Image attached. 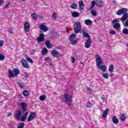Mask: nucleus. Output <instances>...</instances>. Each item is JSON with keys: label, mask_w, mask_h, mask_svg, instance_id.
Instances as JSON below:
<instances>
[{"label": "nucleus", "mask_w": 128, "mask_h": 128, "mask_svg": "<svg viewBox=\"0 0 128 128\" xmlns=\"http://www.w3.org/2000/svg\"><path fill=\"white\" fill-rule=\"evenodd\" d=\"M114 76V74H110L111 78H112V76Z\"/></svg>", "instance_id": "052dcab7"}, {"label": "nucleus", "mask_w": 128, "mask_h": 128, "mask_svg": "<svg viewBox=\"0 0 128 128\" xmlns=\"http://www.w3.org/2000/svg\"><path fill=\"white\" fill-rule=\"evenodd\" d=\"M10 2H8L4 7V8H10Z\"/></svg>", "instance_id": "de8ad7c7"}, {"label": "nucleus", "mask_w": 128, "mask_h": 128, "mask_svg": "<svg viewBox=\"0 0 128 128\" xmlns=\"http://www.w3.org/2000/svg\"><path fill=\"white\" fill-rule=\"evenodd\" d=\"M22 2H24L26 0H21Z\"/></svg>", "instance_id": "0e129e2a"}, {"label": "nucleus", "mask_w": 128, "mask_h": 128, "mask_svg": "<svg viewBox=\"0 0 128 128\" xmlns=\"http://www.w3.org/2000/svg\"><path fill=\"white\" fill-rule=\"evenodd\" d=\"M124 26L126 28H128V20L126 22V23L124 24Z\"/></svg>", "instance_id": "3c124183"}, {"label": "nucleus", "mask_w": 128, "mask_h": 128, "mask_svg": "<svg viewBox=\"0 0 128 128\" xmlns=\"http://www.w3.org/2000/svg\"><path fill=\"white\" fill-rule=\"evenodd\" d=\"M31 16L32 17L33 20H36L38 18V14H36V13H32L31 14Z\"/></svg>", "instance_id": "cd10ccee"}, {"label": "nucleus", "mask_w": 128, "mask_h": 128, "mask_svg": "<svg viewBox=\"0 0 128 128\" xmlns=\"http://www.w3.org/2000/svg\"><path fill=\"white\" fill-rule=\"evenodd\" d=\"M40 32H41V31H40Z\"/></svg>", "instance_id": "69168bd1"}, {"label": "nucleus", "mask_w": 128, "mask_h": 128, "mask_svg": "<svg viewBox=\"0 0 128 128\" xmlns=\"http://www.w3.org/2000/svg\"><path fill=\"white\" fill-rule=\"evenodd\" d=\"M116 22H120V20H116Z\"/></svg>", "instance_id": "e2e57ef3"}, {"label": "nucleus", "mask_w": 128, "mask_h": 128, "mask_svg": "<svg viewBox=\"0 0 128 128\" xmlns=\"http://www.w3.org/2000/svg\"><path fill=\"white\" fill-rule=\"evenodd\" d=\"M120 120H121L122 122H124L126 120V117L124 116V114H122L120 116Z\"/></svg>", "instance_id": "c756f323"}, {"label": "nucleus", "mask_w": 128, "mask_h": 128, "mask_svg": "<svg viewBox=\"0 0 128 128\" xmlns=\"http://www.w3.org/2000/svg\"><path fill=\"white\" fill-rule=\"evenodd\" d=\"M110 34H112L114 36V34H116V31L114 30H111L110 32Z\"/></svg>", "instance_id": "49530a36"}, {"label": "nucleus", "mask_w": 128, "mask_h": 128, "mask_svg": "<svg viewBox=\"0 0 128 128\" xmlns=\"http://www.w3.org/2000/svg\"><path fill=\"white\" fill-rule=\"evenodd\" d=\"M80 33L82 32V34H83V36H84V38H90V34H88V33L82 30L80 32Z\"/></svg>", "instance_id": "a211bd4d"}, {"label": "nucleus", "mask_w": 128, "mask_h": 128, "mask_svg": "<svg viewBox=\"0 0 128 128\" xmlns=\"http://www.w3.org/2000/svg\"><path fill=\"white\" fill-rule=\"evenodd\" d=\"M72 16L73 18H78L80 16V14L78 12H72Z\"/></svg>", "instance_id": "bb28decb"}, {"label": "nucleus", "mask_w": 128, "mask_h": 128, "mask_svg": "<svg viewBox=\"0 0 128 128\" xmlns=\"http://www.w3.org/2000/svg\"><path fill=\"white\" fill-rule=\"evenodd\" d=\"M62 98H64L62 100V102H65V104H68V102H72V96L69 94H64L62 95Z\"/></svg>", "instance_id": "39448f33"}, {"label": "nucleus", "mask_w": 128, "mask_h": 128, "mask_svg": "<svg viewBox=\"0 0 128 128\" xmlns=\"http://www.w3.org/2000/svg\"><path fill=\"white\" fill-rule=\"evenodd\" d=\"M21 64L24 68H30V65H28V61L25 59H22L21 60Z\"/></svg>", "instance_id": "0eeeda50"}, {"label": "nucleus", "mask_w": 128, "mask_h": 128, "mask_svg": "<svg viewBox=\"0 0 128 128\" xmlns=\"http://www.w3.org/2000/svg\"><path fill=\"white\" fill-rule=\"evenodd\" d=\"M114 68V65L110 64L109 66V69H108V70H109L110 72H113Z\"/></svg>", "instance_id": "2f4dec72"}, {"label": "nucleus", "mask_w": 128, "mask_h": 128, "mask_svg": "<svg viewBox=\"0 0 128 128\" xmlns=\"http://www.w3.org/2000/svg\"><path fill=\"white\" fill-rule=\"evenodd\" d=\"M12 116L11 113H8V114L7 115V116Z\"/></svg>", "instance_id": "bf43d9fd"}, {"label": "nucleus", "mask_w": 128, "mask_h": 128, "mask_svg": "<svg viewBox=\"0 0 128 128\" xmlns=\"http://www.w3.org/2000/svg\"><path fill=\"white\" fill-rule=\"evenodd\" d=\"M32 52H36V50H32Z\"/></svg>", "instance_id": "680f3d73"}, {"label": "nucleus", "mask_w": 128, "mask_h": 128, "mask_svg": "<svg viewBox=\"0 0 128 128\" xmlns=\"http://www.w3.org/2000/svg\"><path fill=\"white\" fill-rule=\"evenodd\" d=\"M23 76H24V78H28V75L26 74V72H24V74H23Z\"/></svg>", "instance_id": "864d4df0"}, {"label": "nucleus", "mask_w": 128, "mask_h": 128, "mask_svg": "<svg viewBox=\"0 0 128 128\" xmlns=\"http://www.w3.org/2000/svg\"><path fill=\"white\" fill-rule=\"evenodd\" d=\"M51 54L54 56V58H60V56H60V54L56 50H52L51 52Z\"/></svg>", "instance_id": "f8f14e48"}, {"label": "nucleus", "mask_w": 128, "mask_h": 128, "mask_svg": "<svg viewBox=\"0 0 128 128\" xmlns=\"http://www.w3.org/2000/svg\"><path fill=\"white\" fill-rule=\"evenodd\" d=\"M36 113L34 112H30L27 118L28 122H32V120H34L36 118Z\"/></svg>", "instance_id": "423d86ee"}, {"label": "nucleus", "mask_w": 128, "mask_h": 128, "mask_svg": "<svg viewBox=\"0 0 128 128\" xmlns=\"http://www.w3.org/2000/svg\"><path fill=\"white\" fill-rule=\"evenodd\" d=\"M112 120L114 124H116L118 122V119L116 118V116H114L112 118Z\"/></svg>", "instance_id": "5701e85b"}, {"label": "nucleus", "mask_w": 128, "mask_h": 128, "mask_svg": "<svg viewBox=\"0 0 128 128\" xmlns=\"http://www.w3.org/2000/svg\"><path fill=\"white\" fill-rule=\"evenodd\" d=\"M106 98H108V96L102 95L101 100H106Z\"/></svg>", "instance_id": "c03bdc74"}, {"label": "nucleus", "mask_w": 128, "mask_h": 128, "mask_svg": "<svg viewBox=\"0 0 128 128\" xmlns=\"http://www.w3.org/2000/svg\"><path fill=\"white\" fill-rule=\"evenodd\" d=\"M70 8H72V10H76V8H78V6L76 4H73L70 6Z\"/></svg>", "instance_id": "a19ab883"}, {"label": "nucleus", "mask_w": 128, "mask_h": 128, "mask_svg": "<svg viewBox=\"0 0 128 128\" xmlns=\"http://www.w3.org/2000/svg\"><path fill=\"white\" fill-rule=\"evenodd\" d=\"M28 94H30V92H28V90H24L23 92V95L24 96H28Z\"/></svg>", "instance_id": "e433bc0d"}, {"label": "nucleus", "mask_w": 128, "mask_h": 128, "mask_svg": "<svg viewBox=\"0 0 128 128\" xmlns=\"http://www.w3.org/2000/svg\"><path fill=\"white\" fill-rule=\"evenodd\" d=\"M26 104L24 102H22L21 103V108L23 112H26Z\"/></svg>", "instance_id": "f3484780"}, {"label": "nucleus", "mask_w": 128, "mask_h": 128, "mask_svg": "<svg viewBox=\"0 0 128 128\" xmlns=\"http://www.w3.org/2000/svg\"><path fill=\"white\" fill-rule=\"evenodd\" d=\"M46 46L48 48H52V46L50 45V40H47L46 42Z\"/></svg>", "instance_id": "4be33fe9"}, {"label": "nucleus", "mask_w": 128, "mask_h": 128, "mask_svg": "<svg viewBox=\"0 0 128 128\" xmlns=\"http://www.w3.org/2000/svg\"><path fill=\"white\" fill-rule=\"evenodd\" d=\"M84 22L86 26H90L91 24H92V21H91L90 19L85 20Z\"/></svg>", "instance_id": "412c9836"}, {"label": "nucleus", "mask_w": 128, "mask_h": 128, "mask_svg": "<svg viewBox=\"0 0 128 128\" xmlns=\"http://www.w3.org/2000/svg\"><path fill=\"white\" fill-rule=\"evenodd\" d=\"M71 60H72V64H74V62H76V59L74 57H71Z\"/></svg>", "instance_id": "603ef678"}, {"label": "nucleus", "mask_w": 128, "mask_h": 128, "mask_svg": "<svg viewBox=\"0 0 128 128\" xmlns=\"http://www.w3.org/2000/svg\"><path fill=\"white\" fill-rule=\"evenodd\" d=\"M9 78H14V74L12 73V71L10 69L8 70V75Z\"/></svg>", "instance_id": "a878e982"}, {"label": "nucleus", "mask_w": 128, "mask_h": 128, "mask_svg": "<svg viewBox=\"0 0 128 128\" xmlns=\"http://www.w3.org/2000/svg\"><path fill=\"white\" fill-rule=\"evenodd\" d=\"M86 108H90L92 106V104L90 102H88L86 104Z\"/></svg>", "instance_id": "ea45409f"}, {"label": "nucleus", "mask_w": 128, "mask_h": 128, "mask_svg": "<svg viewBox=\"0 0 128 128\" xmlns=\"http://www.w3.org/2000/svg\"><path fill=\"white\" fill-rule=\"evenodd\" d=\"M30 24H28V22H25V23L24 24V30L25 32H30Z\"/></svg>", "instance_id": "2eb2a0df"}, {"label": "nucleus", "mask_w": 128, "mask_h": 128, "mask_svg": "<svg viewBox=\"0 0 128 128\" xmlns=\"http://www.w3.org/2000/svg\"><path fill=\"white\" fill-rule=\"evenodd\" d=\"M4 0H0V6H2V4H4Z\"/></svg>", "instance_id": "5fc2aeb1"}, {"label": "nucleus", "mask_w": 128, "mask_h": 128, "mask_svg": "<svg viewBox=\"0 0 128 128\" xmlns=\"http://www.w3.org/2000/svg\"><path fill=\"white\" fill-rule=\"evenodd\" d=\"M100 74H102L104 78H106V80H108V74L103 72V73H100Z\"/></svg>", "instance_id": "7c9ffc66"}, {"label": "nucleus", "mask_w": 128, "mask_h": 128, "mask_svg": "<svg viewBox=\"0 0 128 128\" xmlns=\"http://www.w3.org/2000/svg\"><path fill=\"white\" fill-rule=\"evenodd\" d=\"M91 4L90 7L88 8V10H90L91 14L94 16H96L98 14H96V11L94 9V6H96V1H92L91 2Z\"/></svg>", "instance_id": "20e7f679"}, {"label": "nucleus", "mask_w": 128, "mask_h": 128, "mask_svg": "<svg viewBox=\"0 0 128 128\" xmlns=\"http://www.w3.org/2000/svg\"><path fill=\"white\" fill-rule=\"evenodd\" d=\"M122 32L124 34H128V29L126 28H124L122 30Z\"/></svg>", "instance_id": "58836bf2"}, {"label": "nucleus", "mask_w": 128, "mask_h": 128, "mask_svg": "<svg viewBox=\"0 0 128 128\" xmlns=\"http://www.w3.org/2000/svg\"><path fill=\"white\" fill-rule=\"evenodd\" d=\"M79 8L81 10H84V2L82 0L79 2Z\"/></svg>", "instance_id": "b1692460"}, {"label": "nucleus", "mask_w": 128, "mask_h": 128, "mask_svg": "<svg viewBox=\"0 0 128 128\" xmlns=\"http://www.w3.org/2000/svg\"><path fill=\"white\" fill-rule=\"evenodd\" d=\"M48 49H46V48L44 47L42 50V54H43V56H46V54H48Z\"/></svg>", "instance_id": "c85d7f7f"}, {"label": "nucleus", "mask_w": 128, "mask_h": 128, "mask_svg": "<svg viewBox=\"0 0 128 128\" xmlns=\"http://www.w3.org/2000/svg\"><path fill=\"white\" fill-rule=\"evenodd\" d=\"M82 29V24L80 22H76L74 24V30L75 34H78L80 32V30Z\"/></svg>", "instance_id": "7ed1b4c3"}, {"label": "nucleus", "mask_w": 128, "mask_h": 128, "mask_svg": "<svg viewBox=\"0 0 128 128\" xmlns=\"http://www.w3.org/2000/svg\"><path fill=\"white\" fill-rule=\"evenodd\" d=\"M37 41L38 42H44V34L42 33L40 34L39 36L37 38Z\"/></svg>", "instance_id": "1a4fd4ad"}, {"label": "nucleus", "mask_w": 128, "mask_h": 128, "mask_svg": "<svg viewBox=\"0 0 128 128\" xmlns=\"http://www.w3.org/2000/svg\"><path fill=\"white\" fill-rule=\"evenodd\" d=\"M87 90L88 92V94H92V88H88Z\"/></svg>", "instance_id": "a18cd8bd"}, {"label": "nucleus", "mask_w": 128, "mask_h": 128, "mask_svg": "<svg viewBox=\"0 0 128 128\" xmlns=\"http://www.w3.org/2000/svg\"><path fill=\"white\" fill-rule=\"evenodd\" d=\"M52 18L53 20H56V18H58V15L56 14V12H54L52 14Z\"/></svg>", "instance_id": "72a5a7b5"}, {"label": "nucleus", "mask_w": 128, "mask_h": 128, "mask_svg": "<svg viewBox=\"0 0 128 128\" xmlns=\"http://www.w3.org/2000/svg\"><path fill=\"white\" fill-rule=\"evenodd\" d=\"M18 84H19L20 88H24V84L22 82H18Z\"/></svg>", "instance_id": "f704fd0d"}, {"label": "nucleus", "mask_w": 128, "mask_h": 128, "mask_svg": "<svg viewBox=\"0 0 128 128\" xmlns=\"http://www.w3.org/2000/svg\"><path fill=\"white\" fill-rule=\"evenodd\" d=\"M4 42L2 40H0V46H4Z\"/></svg>", "instance_id": "8fccbe9b"}, {"label": "nucleus", "mask_w": 128, "mask_h": 128, "mask_svg": "<svg viewBox=\"0 0 128 128\" xmlns=\"http://www.w3.org/2000/svg\"><path fill=\"white\" fill-rule=\"evenodd\" d=\"M49 64L50 66H52V62H49Z\"/></svg>", "instance_id": "13d9d810"}, {"label": "nucleus", "mask_w": 128, "mask_h": 128, "mask_svg": "<svg viewBox=\"0 0 128 128\" xmlns=\"http://www.w3.org/2000/svg\"><path fill=\"white\" fill-rule=\"evenodd\" d=\"M40 30H42V32H48V26H46V25L42 24L40 25L39 26Z\"/></svg>", "instance_id": "dca6fc26"}, {"label": "nucleus", "mask_w": 128, "mask_h": 128, "mask_svg": "<svg viewBox=\"0 0 128 128\" xmlns=\"http://www.w3.org/2000/svg\"><path fill=\"white\" fill-rule=\"evenodd\" d=\"M8 32L10 34H14V32H12V30H8Z\"/></svg>", "instance_id": "4d7b16f0"}, {"label": "nucleus", "mask_w": 128, "mask_h": 128, "mask_svg": "<svg viewBox=\"0 0 128 128\" xmlns=\"http://www.w3.org/2000/svg\"><path fill=\"white\" fill-rule=\"evenodd\" d=\"M96 65L98 70H100L102 72H106V65H102L104 64L102 57H100V54H96Z\"/></svg>", "instance_id": "f257e3e1"}, {"label": "nucleus", "mask_w": 128, "mask_h": 128, "mask_svg": "<svg viewBox=\"0 0 128 128\" xmlns=\"http://www.w3.org/2000/svg\"><path fill=\"white\" fill-rule=\"evenodd\" d=\"M116 22H118L116 21V19H114V20H113V21L112 22V24H116Z\"/></svg>", "instance_id": "6e6d98bb"}, {"label": "nucleus", "mask_w": 128, "mask_h": 128, "mask_svg": "<svg viewBox=\"0 0 128 128\" xmlns=\"http://www.w3.org/2000/svg\"><path fill=\"white\" fill-rule=\"evenodd\" d=\"M56 48L57 50H62L64 48V47H62V46H56Z\"/></svg>", "instance_id": "09e8293b"}, {"label": "nucleus", "mask_w": 128, "mask_h": 128, "mask_svg": "<svg viewBox=\"0 0 128 128\" xmlns=\"http://www.w3.org/2000/svg\"><path fill=\"white\" fill-rule=\"evenodd\" d=\"M24 128V122H20L18 126V128Z\"/></svg>", "instance_id": "4c0bfd02"}, {"label": "nucleus", "mask_w": 128, "mask_h": 128, "mask_svg": "<svg viewBox=\"0 0 128 128\" xmlns=\"http://www.w3.org/2000/svg\"><path fill=\"white\" fill-rule=\"evenodd\" d=\"M4 58H6V56L0 54V60H4Z\"/></svg>", "instance_id": "79ce46f5"}, {"label": "nucleus", "mask_w": 128, "mask_h": 128, "mask_svg": "<svg viewBox=\"0 0 128 128\" xmlns=\"http://www.w3.org/2000/svg\"><path fill=\"white\" fill-rule=\"evenodd\" d=\"M74 38H76V34H72L70 36V40L71 42V44H76V42H78V41L76 40H74Z\"/></svg>", "instance_id": "9b49d317"}, {"label": "nucleus", "mask_w": 128, "mask_h": 128, "mask_svg": "<svg viewBox=\"0 0 128 128\" xmlns=\"http://www.w3.org/2000/svg\"><path fill=\"white\" fill-rule=\"evenodd\" d=\"M28 116V112H26L23 116H22V111L19 110L16 112V114L14 116V118L16 120H20L21 122H26V118Z\"/></svg>", "instance_id": "f03ea898"}, {"label": "nucleus", "mask_w": 128, "mask_h": 128, "mask_svg": "<svg viewBox=\"0 0 128 128\" xmlns=\"http://www.w3.org/2000/svg\"><path fill=\"white\" fill-rule=\"evenodd\" d=\"M128 13H126V12L123 14L122 17L120 18V20L122 22H124L126 21V20H128Z\"/></svg>", "instance_id": "4468645a"}, {"label": "nucleus", "mask_w": 128, "mask_h": 128, "mask_svg": "<svg viewBox=\"0 0 128 128\" xmlns=\"http://www.w3.org/2000/svg\"><path fill=\"white\" fill-rule=\"evenodd\" d=\"M26 60H28V62H30V64H34V60H32V58H27Z\"/></svg>", "instance_id": "37998d69"}, {"label": "nucleus", "mask_w": 128, "mask_h": 128, "mask_svg": "<svg viewBox=\"0 0 128 128\" xmlns=\"http://www.w3.org/2000/svg\"><path fill=\"white\" fill-rule=\"evenodd\" d=\"M97 6L98 8H102L104 6V2L102 0H96L95 2V5Z\"/></svg>", "instance_id": "ddd939ff"}, {"label": "nucleus", "mask_w": 128, "mask_h": 128, "mask_svg": "<svg viewBox=\"0 0 128 128\" xmlns=\"http://www.w3.org/2000/svg\"><path fill=\"white\" fill-rule=\"evenodd\" d=\"M46 98V95H42L40 96V100L44 102Z\"/></svg>", "instance_id": "473e14b6"}, {"label": "nucleus", "mask_w": 128, "mask_h": 128, "mask_svg": "<svg viewBox=\"0 0 128 128\" xmlns=\"http://www.w3.org/2000/svg\"><path fill=\"white\" fill-rule=\"evenodd\" d=\"M92 46V40L88 38L84 43V46L86 48H90Z\"/></svg>", "instance_id": "9d476101"}, {"label": "nucleus", "mask_w": 128, "mask_h": 128, "mask_svg": "<svg viewBox=\"0 0 128 128\" xmlns=\"http://www.w3.org/2000/svg\"><path fill=\"white\" fill-rule=\"evenodd\" d=\"M114 26L115 30H118L120 28V23H114Z\"/></svg>", "instance_id": "393cba45"}, {"label": "nucleus", "mask_w": 128, "mask_h": 128, "mask_svg": "<svg viewBox=\"0 0 128 128\" xmlns=\"http://www.w3.org/2000/svg\"><path fill=\"white\" fill-rule=\"evenodd\" d=\"M13 72L15 76H18V74H20V70H18V68H15L14 69V70H13Z\"/></svg>", "instance_id": "aec40b11"}, {"label": "nucleus", "mask_w": 128, "mask_h": 128, "mask_svg": "<svg viewBox=\"0 0 128 128\" xmlns=\"http://www.w3.org/2000/svg\"><path fill=\"white\" fill-rule=\"evenodd\" d=\"M126 12H128V10L126 8H123L121 10H118L116 12V14H118V16H122L124 14H126Z\"/></svg>", "instance_id": "6e6552de"}, {"label": "nucleus", "mask_w": 128, "mask_h": 128, "mask_svg": "<svg viewBox=\"0 0 128 128\" xmlns=\"http://www.w3.org/2000/svg\"><path fill=\"white\" fill-rule=\"evenodd\" d=\"M108 110H110L108 108H106V110H105L104 111L102 114V118H106V116H108Z\"/></svg>", "instance_id": "6ab92c4d"}, {"label": "nucleus", "mask_w": 128, "mask_h": 128, "mask_svg": "<svg viewBox=\"0 0 128 128\" xmlns=\"http://www.w3.org/2000/svg\"><path fill=\"white\" fill-rule=\"evenodd\" d=\"M45 62H50L52 61V59L50 57H46L44 59Z\"/></svg>", "instance_id": "c9c22d12"}]
</instances>
